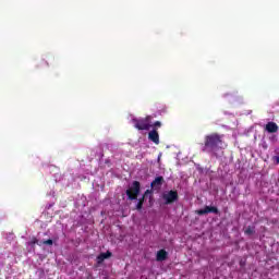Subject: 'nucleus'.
Listing matches in <instances>:
<instances>
[{
  "label": "nucleus",
  "mask_w": 279,
  "mask_h": 279,
  "mask_svg": "<svg viewBox=\"0 0 279 279\" xmlns=\"http://www.w3.org/2000/svg\"><path fill=\"white\" fill-rule=\"evenodd\" d=\"M154 190H146L143 197L138 199L140 203L145 204V199H151L154 196Z\"/></svg>",
  "instance_id": "obj_11"
},
{
  "label": "nucleus",
  "mask_w": 279,
  "mask_h": 279,
  "mask_svg": "<svg viewBox=\"0 0 279 279\" xmlns=\"http://www.w3.org/2000/svg\"><path fill=\"white\" fill-rule=\"evenodd\" d=\"M278 130H279V128L276 122H268L265 125V131L268 132V134H276V132H278Z\"/></svg>",
  "instance_id": "obj_8"
},
{
  "label": "nucleus",
  "mask_w": 279,
  "mask_h": 279,
  "mask_svg": "<svg viewBox=\"0 0 279 279\" xmlns=\"http://www.w3.org/2000/svg\"><path fill=\"white\" fill-rule=\"evenodd\" d=\"M148 141H151L155 145H160V135L156 129H153V131L148 133Z\"/></svg>",
  "instance_id": "obj_7"
},
{
  "label": "nucleus",
  "mask_w": 279,
  "mask_h": 279,
  "mask_svg": "<svg viewBox=\"0 0 279 279\" xmlns=\"http://www.w3.org/2000/svg\"><path fill=\"white\" fill-rule=\"evenodd\" d=\"M112 257V252L110 251H107L106 253H100L97 257H96V260H97V264L98 265H101L104 263V260L108 259V258H111Z\"/></svg>",
  "instance_id": "obj_10"
},
{
  "label": "nucleus",
  "mask_w": 279,
  "mask_h": 279,
  "mask_svg": "<svg viewBox=\"0 0 279 279\" xmlns=\"http://www.w3.org/2000/svg\"><path fill=\"white\" fill-rule=\"evenodd\" d=\"M196 215H208V213H213L214 215H219V208L215 207V206H205L204 209H198L195 211Z\"/></svg>",
  "instance_id": "obj_5"
},
{
  "label": "nucleus",
  "mask_w": 279,
  "mask_h": 279,
  "mask_svg": "<svg viewBox=\"0 0 279 279\" xmlns=\"http://www.w3.org/2000/svg\"><path fill=\"white\" fill-rule=\"evenodd\" d=\"M38 244V239L34 238L32 241H31V245H36Z\"/></svg>",
  "instance_id": "obj_16"
},
{
  "label": "nucleus",
  "mask_w": 279,
  "mask_h": 279,
  "mask_svg": "<svg viewBox=\"0 0 279 279\" xmlns=\"http://www.w3.org/2000/svg\"><path fill=\"white\" fill-rule=\"evenodd\" d=\"M43 243H44V245H53V240L48 239V240L44 241Z\"/></svg>",
  "instance_id": "obj_14"
},
{
  "label": "nucleus",
  "mask_w": 279,
  "mask_h": 279,
  "mask_svg": "<svg viewBox=\"0 0 279 279\" xmlns=\"http://www.w3.org/2000/svg\"><path fill=\"white\" fill-rule=\"evenodd\" d=\"M134 128L136 130L143 131V130H150L151 124H149V121H151V117L147 116L146 118L136 119L133 120Z\"/></svg>",
  "instance_id": "obj_3"
},
{
  "label": "nucleus",
  "mask_w": 279,
  "mask_h": 279,
  "mask_svg": "<svg viewBox=\"0 0 279 279\" xmlns=\"http://www.w3.org/2000/svg\"><path fill=\"white\" fill-rule=\"evenodd\" d=\"M136 210H143V204L141 202H137Z\"/></svg>",
  "instance_id": "obj_15"
},
{
  "label": "nucleus",
  "mask_w": 279,
  "mask_h": 279,
  "mask_svg": "<svg viewBox=\"0 0 279 279\" xmlns=\"http://www.w3.org/2000/svg\"><path fill=\"white\" fill-rule=\"evenodd\" d=\"M153 130H156L158 131V128H162V123L160 121H156L154 124H153Z\"/></svg>",
  "instance_id": "obj_13"
},
{
  "label": "nucleus",
  "mask_w": 279,
  "mask_h": 279,
  "mask_svg": "<svg viewBox=\"0 0 279 279\" xmlns=\"http://www.w3.org/2000/svg\"><path fill=\"white\" fill-rule=\"evenodd\" d=\"M276 162L277 165H279V157H276Z\"/></svg>",
  "instance_id": "obj_17"
},
{
  "label": "nucleus",
  "mask_w": 279,
  "mask_h": 279,
  "mask_svg": "<svg viewBox=\"0 0 279 279\" xmlns=\"http://www.w3.org/2000/svg\"><path fill=\"white\" fill-rule=\"evenodd\" d=\"M256 231L254 230V227H247L245 230H244V234H246L247 236L254 234Z\"/></svg>",
  "instance_id": "obj_12"
},
{
  "label": "nucleus",
  "mask_w": 279,
  "mask_h": 279,
  "mask_svg": "<svg viewBox=\"0 0 279 279\" xmlns=\"http://www.w3.org/2000/svg\"><path fill=\"white\" fill-rule=\"evenodd\" d=\"M165 184V178L163 177H157L155 180L150 183V186L154 191H160V187Z\"/></svg>",
  "instance_id": "obj_6"
},
{
  "label": "nucleus",
  "mask_w": 279,
  "mask_h": 279,
  "mask_svg": "<svg viewBox=\"0 0 279 279\" xmlns=\"http://www.w3.org/2000/svg\"><path fill=\"white\" fill-rule=\"evenodd\" d=\"M168 257H169V253L167 251H165V248H161L157 252L156 260L158 263H162V262L167 260Z\"/></svg>",
  "instance_id": "obj_9"
},
{
  "label": "nucleus",
  "mask_w": 279,
  "mask_h": 279,
  "mask_svg": "<svg viewBox=\"0 0 279 279\" xmlns=\"http://www.w3.org/2000/svg\"><path fill=\"white\" fill-rule=\"evenodd\" d=\"M221 145H223V135L211 133L205 136L202 151L214 156V158H219L218 151L221 149Z\"/></svg>",
  "instance_id": "obj_1"
},
{
  "label": "nucleus",
  "mask_w": 279,
  "mask_h": 279,
  "mask_svg": "<svg viewBox=\"0 0 279 279\" xmlns=\"http://www.w3.org/2000/svg\"><path fill=\"white\" fill-rule=\"evenodd\" d=\"M140 194H141V182L134 181L132 185L126 190V196L131 202H134V199H138Z\"/></svg>",
  "instance_id": "obj_2"
},
{
  "label": "nucleus",
  "mask_w": 279,
  "mask_h": 279,
  "mask_svg": "<svg viewBox=\"0 0 279 279\" xmlns=\"http://www.w3.org/2000/svg\"><path fill=\"white\" fill-rule=\"evenodd\" d=\"M162 199H165V204L169 206V204H174V202H178V191H169L168 193L162 195Z\"/></svg>",
  "instance_id": "obj_4"
}]
</instances>
